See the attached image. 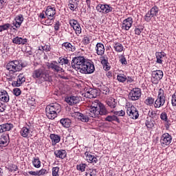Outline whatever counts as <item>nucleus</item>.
Returning a JSON list of instances; mask_svg holds the SVG:
<instances>
[{"instance_id": "nucleus-1", "label": "nucleus", "mask_w": 176, "mask_h": 176, "mask_svg": "<svg viewBox=\"0 0 176 176\" xmlns=\"http://www.w3.org/2000/svg\"><path fill=\"white\" fill-rule=\"evenodd\" d=\"M60 112H61V105L56 102L51 103L45 108L46 116L52 120L56 119V117L58 116Z\"/></svg>"}, {"instance_id": "nucleus-2", "label": "nucleus", "mask_w": 176, "mask_h": 176, "mask_svg": "<svg viewBox=\"0 0 176 176\" xmlns=\"http://www.w3.org/2000/svg\"><path fill=\"white\" fill-rule=\"evenodd\" d=\"M32 76L33 79H38L40 82H50V75L45 69L39 68L33 71Z\"/></svg>"}, {"instance_id": "nucleus-3", "label": "nucleus", "mask_w": 176, "mask_h": 176, "mask_svg": "<svg viewBox=\"0 0 176 176\" xmlns=\"http://www.w3.org/2000/svg\"><path fill=\"white\" fill-rule=\"evenodd\" d=\"M25 67L24 64L19 60H14L10 61L6 65V69L11 72V74H14V72H20L23 68Z\"/></svg>"}, {"instance_id": "nucleus-4", "label": "nucleus", "mask_w": 176, "mask_h": 176, "mask_svg": "<svg viewBox=\"0 0 176 176\" xmlns=\"http://www.w3.org/2000/svg\"><path fill=\"white\" fill-rule=\"evenodd\" d=\"M166 104V94L164 89L160 88L158 91V95L155 100L154 108H162Z\"/></svg>"}, {"instance_id": "nucleus-5", "label": "nucleus", "mask_w": 176, "mask_h": 176, "mask_svg": "<svg viewBox=\"0 0 176 176\" xmlns=\"http://www.w3.org/2000/svg\"><path fill=\"white\" fill-rule=\"evenodd\" d=\"M87 61L83 56H76L72 58V67L74 69H82V67L85 65V63Z\"/></svg>"}, {"instance_id": "nucleus-6", "label": "nucleus", "mask_w": 176, "mask_h": 176, "mask_svg": "<svg viewBox=\"0 0 176 176\" xmlns=\"http://www.w3.org/2000/svg\"><path fill=\"white\" fill-rule=\"evenodd\" d=\"M94 71H96L94 63L90 60H87L82 67L81 70H80V72L81 74H93Z\"/></svg>"}, {"instance_id": "nucleus-7", "label": "nucleus", "mask_w": 176, "mask_h": 176, "mask_svg": "<svg viewBox=\"0 0 176 176\" xmlns=\"http://www.w3.org/2000/svg\"><path fill=\"white\" fill-rule=\"evenodd\" d=\"M163 71L154 70L151 72V82L153 85H158L159 82L163 79Z\"/></svg>"}, {"instance_id": "nucleus-8", "label": "nucleus", "mask_w": 176, "mask_h": 176, "mask_svg": "<svg viewBox=\"0 0 176 176\" xmlns=\"http://www.w3.org/2000/svg\"><path fill=\"white\" fill-rule=\"evenodd\" d=\"M141 89L140 88H133L129 94V98L131 101H137L141 98Z\"/></svg>"}, {"instance_id": "nucleus-9", "label": "nucleus", "mask_w": 176, "mask_h": 176, "mask_svg": "<svg viewBox=\"0 0 176 176\" xmlns=\"http://www.w3.org/2000/svg\"><path fill=\"white\" fill-rule=\"evenodd\" d=\"M126 113L131 119H133L134 120H137L140 116L138 109L134 106L129 107L126 110Z\"/></svg>"}, {"instance_id": "nucleus-10", "label": "nucleus", "mask_w": 176, "mask_h": 176, "mask_svg": "<svg viewBox=\"0 0 176 176\" xmlns=\"http://www.w3.org/2000/svg\"><path fill=\"white\" fill-rule=\"evenodd\" d=\"M96 10L98 12H100V13L107 14L110 13V12H112V10H113V8L108 4H99L96 6Z\"/></svg>"}, {"instance_id": "nucleus-11", "label": "nucleus", "mask_w": 176, "mask_h": 176, "mask_svg": "<svg viewBox=\"0 0 176 176\" xmlns=\"http://www.w3.org/2000/svg\"><path fill=\"white\" fill-rule=\"evenodd\" d=\"M47 67L49 69H52L54 72H64V69L60 67L58 63L56 60H54L51 63H48Z\"/></svg>"}, {"instance_id": "nucleus-12", "label": "nucleus", "mask_w": 176, "mask_h": 176, "mask_svg": "<svg viewBox=\"0 0 176 176\" xmlns=\"http://www.w3.org/2000/svg\"><path fill=\"white\" fill-rule=\"evenodd\" d=\"M171 141H173V138L170 136L169 133H164L160 139V143L162 146H167L171 144Z\"/></svg>"}, {"instance_id": "nucleus-13", "label": "nucleus", "mask_w": 176, "mask_h": 176, "mask_svg": "<svg viewBox=\"0 0 176 176\" xmlns=\"http://www.w3.org/2000/svg\"><path fill=\"white\" fill-rule=\"evenodd\" d=\"M10 142L9 134L4 133L0 135V148H6Z\"/></svg>"}, {"instance_id": "nucleus-14", "label": "nucleus", "mask_w": 176, "mask_h": 176, "mask_svg": "<svg viewBox=\"0 0 176 176\" xmlns=\"http://www.w3.org/2000/svg\"><path fill=\"white\" fill-rule=\"evenodd\" d=\"M133 25V18L128 17L122 21V28L125 31H129Z\"/></svg>"}, {"instance_id": "nucleus-15", "label": "nucleus", "mask_w": 176, "mask_h": 176, "mask_svg": "<svg viewBox=\"0 0 176 176\" xmlns=\"http://www.w3.org/2000/svg\"><path fill=\"white\" fill-rule=\"evenodd\" d=\"M85 160L88 162V163H91L93 164H96V163H97V162H98V160L97 159V157L93 155H91V153L89 152V151H86L85 153Z\"/></svg>"}, {"instance_id": "nucleus-16", "label": "nucleus", "mask_w": 176, "mask_h": 176, "mask_svg": "<svg viewBox=\"0 0 176 176\" xmlns=\"http://www.w3.org/2000/svg\"><path fill=\"white\" fill-rule=\"evenodd\" d=\"M24 82H25V76L21 74L18 76L16 81H12V86H13V87H20Z\"/></svg>"}, {"instance_id": "nucleus-17", "label": "nucleus", "mask_w": 176, "mask_h": 176, "mask_svg": "<svg viewBox=\"0 0 176 176\" xmlns=\"http://www.w3.org/2000/svg\"><path fill=\"white\" fill-rule=\"evenodd\" d=\"M65 101L69 105H75L80 101L79 97L75 96H70L65 98Z\"/></svg>"}, {"instance_id": "nucleus-18", "label": "nucleus", "mask_w": 176, "mask_h": 176, "mask_svg": "<svg viewBox=\"0 0 176 176\" xmlns=\"http://www.w3.org/2000/svg\"><path fill=\"white\" fill-rule=\"evenodd\" d=\"M45 14L47 17L54 19L56 8L52 7V6H48L45 10Z\"/></svg>"}, {"instance_id": "nucleus-19", "label": "nucleus", "mask_w": 176, "mask_h": 176, "mask_svg": "<svg viewBox=\"0 0 176 176\" xmlns=\"http://www.w3.org/2000/svg\"><path fill=\"white\" fill-rule=\"evenodd\" d=\"M76 116L77 119H78V120H80V122H84L85 123H87V122L90 120V116H89V113L83 114L82 113L77 112L76 113Z\"/></svg>"}, {"instance_id": "nucleus-20", "label": "nucleus", "mask_w": 176, "mask_h": 176, "mask_svg": "<svg viewBox=\"0 0 176 176\" xmlns=\"http://www.w3.org/2000/svg\"><path fill=\"white\" fill-rule=\"evenodd\" d=\"M98 96V91L97 89H89L85 93V97L87 98H96Z\"/></svg>"}, {"instance_id": "nucleus-21", "label": "nucleus", "mask_w": 176, "mask_h": 176, "mask_svg": "<svg viewBox=\"0 0 176 176\" xmlns=\"http://www.w3.org/2000/svg\"><path fill=\"white\" fill-rule=\"evenodd\" d=\"M50 138L51 140L52 146H56V145L61 141V136L54 133H51L50 135Z\"/></svg>"}, {"instance_id": "nucleus-22", "label": "nucleus", "mask_w": 176, "mask_h": 176, "mask_svg": "<svg viewBox=\"0 0 176 176\" xmlns=\"http://www.w3.org/2000/svg\"><path fill=\"white\" fill-rule=\"evenodd\" d=\"M23 21L24 17L23 16V14H19L15 17L14 21H13L12 24L14 27L19 28V27H21V24H23Z\"/></svg>"}, {"instance_id": "nucleus-23", "label": "nucleus", "mask_w": 176, "mask_h": 176, "mask_svg": "<svg viewBox=\"0 0 176 176\" xmlns=\"http://www.w3.org/2000/svg\"><path fill=\"white\" fill-rule=\"evenodd\" d=\"M13 128V124L12 123H5L0 125V134L5 133L6 131H10Z\"/></svg>"}, {"instance_id": "nucleus-24", "label": "nucleus", "mask_w": 176, "mask_h": 176, "mask_svg": "<svg viewBox=\"0 0 176 176\" xmlns=\"http://www.w3.org/2000/svg\"><path fill=\"white\" fill-rule=\"evenodd\" d=\"M28 42V39L23 37L16 36L12 39V43L14 45H25Z\"/></svg>"}, {"instance_id": "nucleus-25", "label": "nucleus", "mask_w": 176, "mask_h": 176, "mask_svg": "<svg viewBox=\"0 0 176 176\" xmlns=\"http://www.w3.org/2000/svg\"><path fill=\"white\" fill-rule=\"evenodd\" d=\"M96 51L98 56H103L104 53H105V47L104 46V44L98 43L96 45Z\"/></svg>"}, {"instance_id": "nucleus-26", "label": "nucleus", "mask_w": 176, "mask_h": 176, "mask_svg": "<svg viewBox=\"0 0 176 176\" xmlns=\"http://www.w3.org/2000/svg\"><path fill=\"white\" fill-rule=\"evenodd\" d=\"M166 53L162 52H156L155 56H156V63L157 64H163V61L166 59Z\"/></svg>"}, {"instance_id": "nucleus-27", "label": "nucleus", "mask_w": 176, "mask_h": 176, "mask_svg": "<svg viewBox=\"0 0 176 176\" xmlns=\"http://www.w3.org/2000/svg\"><path fill=\"white\" fill-rule=\"evenodd\" d=\"M54 155L56 157H58V159H65L67 157V151L65 150H56L54 151Z\"/></svg>"}, {"instance_id": "nucleus-28", "label": "nucleus", "mask_w": 176, "mask_h": 176, "mask_svg": "<svg viewBox=\"0 0 176 176\" xmlns=\"http://www.w3.org/2000/svg\"><path fill=\"white\" fill-rule=\"evenodd\" d=\"M63 47H64L65 50H67V52H75L76 50V48L75 47V45H72L71 43H63L62 44Z\"/></svg>"}, {"instance_id": "nucleus-29", "label": "nucleus", "mask_w": 176, "mask_h": 176, "mask_svg": "<svg viewBox=\"0 0 176 176\" xmlns=\"http://www.w3.org/2000/svg\"><path fill=\"white\" fill-rule=\"evenodd\" d=\"M0 100L3 102H9V94L5 90L0 91Z\"/></svg>"}, {"instance_id": "nucleus-30", "label": "nucleus", "mask_w": 176, "mask_h": 176, "mask_svg": "<svg viewBox=\"0 0 176 176\" xmlns=\"http://www.w3.org/2000/svg\"><path fill=\"white\" fill-rule=\"evenodd\" d=\"M98 113H100L98 109L89 107V109L88 110L89 118H98Z\"/></svg>"}, {"instance_id": "nucleus-31", "label": "nucleus", "mask_w": 176, "mask_h": 176, "mask_svg": "<svg viewBox=\"0 0 176 176\" xmlns=\"http://www.w3.org/2000/svg\"><path fill=\"white\" fill-rule=\"evenodd\" d=\"M105 122H117V123H120V120H119V118L118 116H116L115 114L111 116H107L105 119Z\"/></svg>"}, {"instance_id": "nucleus-32", "label": "nucleus", "mask_w": 176, "mask_h": 176, "mask_svg": "<svg viewBox=\"0 0 176 176\" xmlns=\"http://www.w3.org/2000/svg\"><path fill=\"white\" fill-rule=\"evenodd\" d=\"M60 124H62L63 127H65L68 129L71 126V120L69 118H62L60 120Z\"/></svg>"}, {"instance_id": "nucleus-33", "label": "nucleus", "mask_w": 176, "mask_h": 176, "mask_svg": "<svg viewBox=\"0 0 176 176\" xmlns=\"http://www.w3.org/2000/svg\"><path fill=\"white\" fill-rule=\"evenodd\" d=\"M102 58H103V60H101V64L103 65V69L104 71H109V69H111L109 63L105 59V57L102 56Z\"/></svg>"}, {"instance_id": "nucleus-34", "label": "nucleus", "mask_w": 176, "mask_h": 176, "mask_svg": "<svg viewBox=\"0 0 176 176\" xmlns=\"http://www.w3.org/2000/svg\"><path fill=\"white\" fill-rule=\"evenodd\" d=\"M144 104L148 107H155V98L147 97L144 100Z\"/></svg>"}, {"instance_id": "nucleus-35", "label": "nucleus", "mask_w": 176, "mask_h": 176, "mask_svg": "<svg viewBox=\"0 0 176 176\" xmlns=\"http://www.w3.org/2000/svg\"><path fill=\"white\" fill-rule=\"evenodd\" d=\"M113 49L118 53H120L123 52V49H124V47H123V45H122V43H114Z\"/></svg>"}, {"instance_id": "nucleus-36", "label": "nucleus", "mask_w": 176, "mask_h": 176, "mask_svg": "<svg viewBox=\"0 0 176 176\" xmlns=\"http://www.w3.org/2000/svg\"><path fill=\"white\" fill-rule=\"evenodd\" d=\"M152 15V17H156L157 16V14H159V7L157 6H154L153 8H151V10L148 11Z\"/></svg>"}, {"instance_id": "nucleus-37", "label": "nucleus", "mask_w": 176, "mask_h": 176, "mask_svg": "<svg viewBox=\"0 0 176 176\" xmlns=\"http://www.w3.org/2000/svg\"><path fill=\"white\" fill-rule=\"evenodd\" d=\"M108 107L111 109L116 108V100L113 98H110L107 100Z\"/></svg>"}, {"instance_id": "nucleus-38", "label": "nucleus", "mask_w": 176, "mask_h": 176, "mask_svg": "<svg viewBox=\"0 0 176 176\" xmlns=\"http://www.w3.org/2000/svg\"><path fill=\"white\" fill-rule=\"evenodd\" d=\"M20 134L23 138H27L30 135V129L24 126L21 129Z\"/></svg>"}, {"instance_id": "nucleus-39", "label": "nucleus", "mask_w": 176, "mask_h": 176, "mask_svg": "<svg viewBox=\"0 0 176 176\" xmlns=\"http://www.w3.org/2000/svg\"><path fill=\"white\" fill-rule=\"evenodd\" d=\"M100 116H104V115H108V111H107V108H105V106H104L102 104L98 109V118Z\"/></svg>"}, {"instance_id": "nucleus-40", "label": "nucleus", "mask_w": 176, "mask_h": 176, "mask_svg": "<svg viewBox=\"0 0 176 176\" xmlns=\"http://www.w3.org/2000/svg\"><path fill=\"white\" fill-rule=\"evenodd\" d=\"M127 77L123 74H118L117 75V80H118V82H120L121 83H124Z\"/></svg>"}, {"instance_id": "nucleus-41", "label": "nucleus", "mask_w": 176, "mask_h": 176, "mask_svg": "<svg viewBox=\"0 0 176 176\" xmlns=\"http://www.w3.org/2000/svg\"><path fill=\"white\" fill-rule=\"evenodd\" d=\"M32 164L36 168H39L41 167V160H39V157H34Z\"/></svg>"}, {"instance_id": "nucleus-42", "label": "nucleus", "mask_w": 176, "mask_h": 176, "mask_svg": "<svg viewBox=\"0 0 176 176\" xmlns=\"http://www.w3.org/2000/svg\"><path fill=\"white\" fill-rule=\"evenodd\" d=\"M145 124L147 129H153V127L155 126V121H153V120L152 119H148L146 121Z\"/></svg>"}, {"instance_id": "nucleus-43", "label": "nucleus", "mask_w": 176, "mask_h": 176, "mask_svg": "<svg viewBox=\"0 0 176 176\" xmlns=\"http://www.w3.org/2000/svg\"><path fill=\"white\" fill-rule=\"evenodd\" d=\"M102 104V103H101L98 100H95L92 102V104L89 108H92L94 109H98Z\"/></svg>"}, {"instance_id": "nucleus-44", "label": "nucleus", "mask_w": 176, "mask_h": 176, "mask_svg": "<svg viewBox=\"0 0 176 176\" xmlns=\"http://www.w3.org/2000/svg\"><path fill=\"white\" fill-rule=\"evenodd\" d=\"M87 166V164L81 163L76 166V169L78 170V171H80L81 173H83L85 172V170H86Z\"/></svg>"}, {"instance_id": "nucleus-45", "label": "nucleus", "mask_w": 176, "mask_h": 176, "mask_svg": "<svg viewBox=\"0 0 176 176\" xmlns=\"http://www.w3.org/2000/svg\"><path fill=\"white\" fill-rule=\"evenodd\" d=\"M112 113L116 116H124L126 115V112L124 110L120 111H111Z\"/></svg>"}, {"instance_id": "nucleus-46", "label": "nucleus", "mask_w": 176, "mask_h": 176, "mask_svg": "<svg viewBox=\"0 0 176 176\" xmlns=\"http://www.w3.org/2000/svg\"><path fill=\"white\" fill-rule=\"evenodd\" d=\"M59 60H60L59 64H61V65H64V64L65 65H71L69 60L67 59V58H60Z\"/></svg>"}, {"instance_id": "nucleus-47", "label": "nucleus", "mask_w": 176, "mask_h": 176, "mask_svg": "<svg viewBox=\"0 0 176 176\" xmlns=\"http://www.w3.org/2000/svg\"><path fill=\"white\" fill-rule=\"evenodd\" d=\"M73 29L74 30L76 35L79 36L80 35V34L82 33V28H80V25L78 23V25H77V26L73 28Z\"/></svg>"}, {"instance_id": "nucleus-48", "label": "nucleus", "mask_w": 176, "mask_h": 176, "mask_svg": "<svg viewBox=\"0 0 176 176\" xmlns=\"http://www.w3.org/2000/svg\"><path fill=\"white\" fill-rule=\"evenodd\" d=\"M100 91L103 94H108L109 93V88L105 85H102L100 87Z\"/></svg>"}, {"instance_id": "nucleus-49", "label": "nucleus", "mask_w": 176, "mask_h": 176, "mask_svg": "<svg viewBox=\"0 0 176 176\" xmlns=\"http://www.w3.org/2000/svg\"><path fill=\"white\" fill-rule=\"evenodd\" d=\"M58 171H60V167L56 166L52 168V176H60L58 175Z\"/></svg>"}, {"instance_id": "nucleus-50", "label": "nucleus", "mask_w": 176, "mask_h": 176, "mask_svg": "<svg viewBox=\"0 0 176 176\" xmlns=\"http://www.w3.org/2000/svg\"><path fill=\"white\" fill-rule=\"evenodd\" d=\"M160 119L162 120V122H166L168 120V116H167V113L166 112H162L160 114Z\"/></svg>"}, {"instance_id": "nucleus-51", "label": "nucleus", "mask_w": 176, "mask_h": 176, "mask_svg": "<svg viewBox=\"0 0 176 176\" xmlns=\"http://www.w3.org/2000/svg\"><path fill=\"white\" fill-rule=\"evenodd\" d=\"M12 27V25L10 23H5L3 25H1L0 28H1V31H6L9 30Z\"/></svg>"}, {"instance_id": "nucleus-52", "label": "nucleus", "mask_w": 176, "mask_h": 176, "mask_svg": "<svg viewBox=\"0 0 176 176\" xmlns=\"http://www.w3.org/2000/svg\"><path fill=\"white\" fill-rule=\"evenodd\" d=\"M152 14L151 13V12H148L146 14V16H144V20L145 21H146V23H149V21H151V19H152Z\"/></svg>"}, {"instance_id": "nucleus-53", "label": "nucleus", "mask_w": 176, "mask_h": 176, "mask_svg": "<svg viewBox=\"0 0 176 176\" xmlns=\"http://www.w3.org/2000/svg\"><path fill=\"white\" fill-rule=\"evenodd\" d=\"M54 20V18L47 17V19H46L44 21V23H45V25H52Z\"/></svg>"}, {"instance_id": "nucleus-54", "label": "nucleus", "mask_w": 176, "mask_h": 176, "mask_svg": "<svg viewBox=\"0 0 176 176\" xmlns=\"http://www.w3.org/2000/svg\"><path fill=\"white\" fill-rule=\"evenodd\" d=\"M69 25H71V27H72V28H76L78 25H79V23L78 22V21L75 20V19H71L69 21Z\"/></svg>"}, {"instance_id": "nucleus-55", "label": "nucleus", "mask_w": 176, "mask_h": 176, "mask_svg": "<svg viewBox=\"0 0 176 176\" xmlns=\"http://www.w3.org/2000/svg\"><path fill=\"white\" fill-rule=\"evenodd\" d=\"M8 170L12 173L13 171H17V170H19V168L17 167V166L14 165V164H12L11 166H10L8 168Z\"/></svg>"}, {"instance_id": "nucleus-56", "label": "nucleus", "mask_w": 176, "mask_h": 176, "mask_svg": "<svg viewBox=\"0 0 176 176\" xmlns=\"http://www.w3.org/2000/svg\"><path fill=\"white\" fill-rule=\"evenodd\" d=\"M13 94L14 96H16V97H19V96L21 94V90L20 89V88H14L13 89Z\"/></svg>"}, {"instance_id": "nucleus-57", "label": "nucleus", "mask_w": 176, "mask_h": 176, "mask_svg": "<svg viewBox=\"0 0 176 176\" xmlns=\"http://www.w3.org/2000/svg\"><path fill=\"white\" fill-rule=\"evenodd\" d=\"M96 170L89 169V172H86L85 176H96Z\"/></svg>"}, {"instance_id": "nucleus-58", "label": "nucleus", "mask_w": 176, "mask_h": 176, "mask_svg": "<svg viewBox=\"0 0 176 176\" xmlns=\"http://www.w3.org/2000/svg\"><path fill=\"white\" fill-rule=\"evenodd\" d=\"M165 122L164 126L166 130H168L170 129V126H171V121H170L169 119H168L166 121H164Z\"/></svg>"}, {"instance_id": "nucleus-59", "label": "nucleus", "mask_w": 176, "mask_h": 176, "mask_svg": "<svg viewBox=\"0 0 176 176\" xmlns=\"http://www.w3.org/2000/svg\"><path fill=\"white\" fill-rule=\"evenodd\" d=\"M37 171H38V176L45 175V174H47V170L45 168H42L40 170H37Z\"/></svg>"}, {"instance_id": "nucleus-60", "label": "nucleus", "mask_w": 176, "mask_h": 176, "mask_svg": "<svg viewBox=\"0 0 176 176\" xmlns=\"http://www.w3.org/2000/svg\"><path fill=\"white\" fill-rule=\"evenodd\" d=\"M143 30H144V29H142V28H135V35H140L141 32H142Z\"/></svg>"}, {"instance_id": "nucleus-61", "label": "nucleus", "mask_w": 176, "mask_h": 176, "mask_svg": "<svg viewBox=\"0 0 176 176\" xmlns=\"http://www.w3.org/2000/svg\"><path fill=\"white\" fill-rule=\"evenodd\" d=\"M61 25L60 24V21H56V23H55V24H54V30H55V31H58L59 30H60V26Z\"/></svg>"}, {"instance_id": "nucleus-62", "label": "nucleus", "mask_w": 176, "mask_h": 176, "mask_svg": "<svg viewBox=\"0 0 176 176\" xmlns=\"http://www.w3.org/2000/svg\"><path fill=\"white\" fill-rule=\"evenodd\" d=\"M120 62L121 63V64H122V65H127V60H126V58H124V56H122L120 59Z\"/></svg>"}, {"instance_id": "nucleus-63", "label": "nucleus", "mask_w": 176, "mask_h": 176, "mask_svg": "<svg viewBox=\"0 0 176 176\" xmlns=\"http://www.w3.org/2000/svg\"><path fill=\"white\" fill-rule=\"evenodd\" d=\"M69 8L72 10H75V9H76V8H77V6H76V4H74L73 3H72V2H70L69 3Z\"/></svg>"}, {"instance_id": "nucleus-64", "label": "nucleus", "mask_w": 176, "mask_h": 176, "mask_svg": "<svg viewBox=\"0 0 176 176\" xmlns=\"http://www.w3.org/2000/svg\"><path fill=\"white\" fill-rule=\"evenodd\" d=\"M43 50H45V52H50V45H44L42 47Z\"/></svg>"}]
</instances>
